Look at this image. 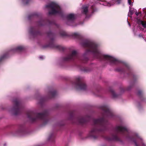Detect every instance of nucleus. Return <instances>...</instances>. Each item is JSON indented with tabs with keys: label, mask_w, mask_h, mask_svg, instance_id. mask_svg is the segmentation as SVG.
Returning a JSON list of instances; mask_svg holds the SVG:
<instances>
[{
	"label": "nucleus",
	"mask_w": 146,
	"mask_h": 146,
	"mask_svg": "<svg viewBox=\"0 0 146 146\" xmlns=\"http://www.w3.org/2000/svg\"><path fill=\"white\" fill-rule=\"evenodd\" d=\"M85 72H87L90 71V69L88 68H84L82 69Z\"/></svg>",
	"instance_id": "13"
},
{
	"label": "nucleus",
	"mask_w": 146,
	"mask_h": 146,
	"mask_svg": "<svg viewBox=\"0 0 146 146\" xmlns=\"http://www.w3.org/2000/svg\"><path fill=\"white\" fill-rule=\"evenodd\" d=\"M43 58V56H41L40 57V59H42Z\"/></svg>",
	"instance_id": "23"
},
{
	"label": "nucleus",
	"mask_w": 146,
	"mask_h": 146,
	"mask_svg": "<svg viewBox=\"0 0 146 146\" xmlns=\"http://www.w3.org/2000/svg\"><path fill=\"white\" fill-rule=\"evenodd\" d=\"M110 92L111 93L112 95V96L113 97L115 98L118 97V95L115 93V92L113 90L111 89L110 90Z\"/></svg>",
	"instance_id": "11"
},
{
	"label": "nucleus",
	"mask_w": 146,
	"mask_h": 146,
	"mask_svg": "<svg viewBox=\"0 0 146 146\" xmlns=\"http://www.w3.org/2000/svg\"><path fill=\"white\" fill-rule=\"evenodd\" d=\"M101 108L102 111L103 117L93 120L94 127L89 134V136L94 139H96L98 137L100 132L106 129L108 122L106 118L112 117L114 115L107 106H103Z\"/></svg>",
	"instance_id": "2"
},
{
	"label": "nucleus",
	"mask_w": 146,
	"mask_h": 146,
	"mask_svg": "<svg viewBox=\"0 0 146 146\" xmlns=\"http://www.w3.org/2000/svg\"><path fill=\"white\" fill-rule=\"evenodd\" d=\"M137 94L138 96L139 97L141 100L142 101H143L145 100V98L144 97L143 94V93L142 91L139 90L138 91Z\"/></svg>",
	"instance_id": "9"
},
{
	"label": "nucleus",
	"mask_w": 146,
	"mask_h": 146,
	"mask_svg": "<svg viewBox=\"0 0 146 146\" xmlns=\"http://www.w3.org/2000/svg\"><path fill=\"white\" fill-rule=\"evenodd\" d=\"M121 0H117V3L118 4H119L121 3Z\"/></svg>",
	"instance_id": "21"
},
{
	"label": "nucleus",
	"mask_w": 146,
	"mask_h": 146,
	"mask_svg": "<svg viewBox=\"0 0 146 146\" xmlns=\"http://www.w3.org/2000/svg\"><path fill=\"white\" fill-rule=\"evenodd\" d=\"M81 44L83 47L86 48V53L82 56L80 57L76 51L74 50L67 59L64 57V61L67 60H74L77 59L83 63H86L88 60L86 56V54L87 53L90 52L93 53L95 58L100 60H107L111 63H115L117 62L116 59L111 56L102 54L98 49V45L93 42L84 40L82 41Z\"/></svg>",
	"instance_id": "1"
},
{
	"label": "nucleus",
	"mask_w": 146,
	"mask_h": 146,
	"mask_svg": "<svg viewBox=\"0 0 146 146\" xmlns=\"http://www.w3.org/2000/svg\"><path fill=\"white\" fill-rule=\"evenodd\" d=\"M88 7L87 6H83L82 8V13L85 15H86L88 12Z\"/></svg>",
	"instance_id": "10"
},
{
	"label": "nucleus",
	"mask_w": 146,
	"mask_h": 146,
	"mask_svg": "<svg viewBox=\"0 0 146 146\" xmlns=\"http://www.w3.org/2000/svg\"><path fill=\"white\" fill-rule=\"evenodd\" d=\"M128 3H129V4L131 5V0H128Z\"/></svg>",
	"instance_id": "18"
},
{
	"label": "nucleus",
	"mask_w": 146,
	"mask_h": 146,
	"mask_svg": "<svg viewBox=\"0 0 146 146\" xmlns=\"http://www.w3.org/2000/svg\"><path fill=\"white\" fill-rule=\"evenodd\" d=\"M66 18L68 21L67 23L72 25L76 18V15L75 14L71 13L68 15Z\"/></svg>",
	"instance_id": "7"
},
{
	"label": "nucleus",
	"mask_w": 146,
	"mask_h": 146,
	"mask_svg": "<svg viewBox=\"0 0 146 146\" xmlns=\"http://www.w3.org/2000/svg\"><path fill=\"white\" fill-rule=\"evenodd\" d=\"M141 13H139V12L137 13V12L135 13V14L137 16H138L139 14H141Z\"/></svg>",
	"instance_id": "20"
},
{
	"label": "nucleus",
	"mask_w": 146,
	"mask_h": 146,
	"mask_svg": "<svg viewBox=\"0 0 146 146\" xmlns=\"http://www.w3.org/2000/svg\"><path fill=\"white\" fill-rule=\"evenodd\" d=\"M70 119L72 120L74 123H78L80 124L83 125L86 124L90 120V117L88 115L86 116H79L76 117L74 116V112L72 111L70 113Z\"/></svg>",
	"instance_id": "4"
},
{
	"label": "nucleus",
	"mask_w": 146,
	"mask_h": 146,
	"mask_svg": "<svg viewBox=\"0 0 146 146\" xmlns=\"http://www.w3.org/2000/svg\"><path fill=\"white\" fill-rule=\"evenodd\" d=\"M23 48L21 46H19L17 48V49L18 50H21Z\"/></svg>",
	"instance_id": "19"
},
{
	"label": "nucleus",
	"mask_w": 146,
	"mask_h": 146,
	"mask_svg": "<svg viewBox=\"0 0 146 146\" xmlns=\"http://www.w3.org/2000/svg\"><path fill=\"white\" fill-rule=\"evenodd\" d=\"M72 36L73 37L76 38H78L80 37L79 35L77 33H74L73 34Z\"/></svg>",
	"instance_id": "15"
},
{
	"label": "nucleus",
	"mask_w": 146,
	"mask_h": 146,
	"mask_svg": "<svg viewBox=\"0 0 146 146\" xmlns=\"http://www.w3.org/2000/svg\"><path fill=\"white\" fill-rule=\"evenodd\" d=\"M133 77H135V76L134 75H133Z\"/></svg>",
	"instance_id": "26"
},
{
	"label": "nucleus",
	"mask_w": 146,
	"mask_h": 146,
	"mask_svg": "<svg viewBox=\"0 0 146 146\" xmlns=\"http://www.w3.org/2000/svg\"><path fill=\"white\" fill-rule=\"evenodd\" d=\"M91 9L92 11V12L93 13L96 10V7L94 5H92L91 7Z\"/></svg>",
	"instance_id": "16"
},
{
	"label": "nucleus",
	"mask_w": 146,
	"mask_h": 146,
	"mask_svg": "<svg viewBox=\"0 0 146 146\" xmlns=\"http://www.w3.org/2000/svg\"><path fill=\"white\" fill-rule=\"evenodd\" d=\"M141 24L142 25L143 27L144 28L146 27V22L145 21H141Z\"/></svg>",
	"instance_id": "14"
},
{
	"label": "nucleus",
	"mask_w": 146,
	"mask_h": 146,
	"mask_svg": "<svg viewBox=\"0 0 146 146\" xmlns=\"http://www.w3.org/2000/svg\"><path fill=\"white\" fill-rule=\"evenodd\" d=\"M75 82L73 83L76 88L78 90H84L87 88V86L83 78L79 76L76 77Z\"/></svg>",
	"instance_id": "5"
},
{
	"label": "nucleus",
	"mask_w": 146,
	"mask_h": 146,
	"mask_svg": "<svg viewBox=\"0 0 146 146\" xmlns=\"http://www.w3.org/2000/svg\"><path fill=\"white\" fill-rule=\"evenodd\" d=\"M46 7H50L52 9V10L49 12V14L59 13L61 10L60 7L58 5L53 2L47 5Z\"/></svg>",
	"instance_id": "6"
},
{
	"label": "nucleus",
	"mask_w": 146,
	"mask_h": 146,
	"mask_svg": "<svg viewBox=\"0 0 146 146\" xmlns=\"http://www.w3.org/2000/svg\"><path fill=\"white\" fill-rule=\"evenodd\" d=\"M130 88H129V89H127V90H130Z\"/></svg>",
	"instance_id": "25"
},
{
	"label": "nucleus",
	"mask_w": 146,
	"mask_h": 146,
	"mask_svg": "<svg viewBox=\"0 0 146 146\" xmlns=\"http://www.w3.org/2000/svg\"><path fill=\"white\" fill-rule=\"evenodd\" d=\"M64 37L65 36H68V34H67V33L65 32V31H64Z\"/></svg>",
	"instance_id": "22"
},
{
	"label": "nucleus",
	"mask_w": 146,
	"mask_h": 146,
	"mask_svg": "<svg viewBox=\"0 0 146 146\" xmlns=\"http://www.w3.org/2000/svg\"><path fill=\"white\" fill-rule=\"evenodd\" d=\"M133 13V9L129 8V9L128 15V16L131 17Z\"/></svg>",
	"instance_id": "12"
},
{
	"label": "nucleus",
	"mask_w": 146,
	"mask_h": 146,
	"mask_svg": "<svg viewBox=\"0 0 146 146\" xmlns=\"http://www.w3.org/2000/svg\"><path fill=\"white\" fill-rule=\"evenodd\" d=\"M120 133L124 135L125 137L129 140L133 141L135 146H139L137 144V139H139L142 140V139L136 134L134 135L130 136L128 129L125 127L122 126H117L115 127L114 130V133L111 134V136H108L105 137V139L108 141H120V139L118 137V134Z\"/></svg>",
	"instance_id": "3"
},
{
	"label": "nucleus",
	"mask_w": 146,
	"mask_h": 146,
	"mask_svg": "<svg viewBox=\"0 0 146 146\" xmlns=\"http://www.w3.org/2000/svg\"><path fill=\"white\" fill-rule=\"evenodd\" d=\"M125 68L127 70L126 72L124 68H118L116 69V70L118 72H121L124 73L127 72L128 75H130L133 74L131 72V70L130 69L129 66L127 65H125Z\"/></svg>",
	"instance_id": "8"
},
{
	"label": "nucleus",
	"mask_w": 146,
	"mask_h": 146,
	"mask_svg": "<svg viewBox=\"0 0 146 146\" xmlns=\"http://www.w3.org/2000/svg\"><path fill=\"white\" fill-rule=\"evenodd\" d=\"M143 35L142 34L140 33L138 35V36L139 37H143Z\"/></svg>",
	"instance_id": "17"
},
{
	"label": "nucleus",
	"mask_w": 146,
	"mask_h": 146,
	"mask_svg": "<svg viewBox=\"0 0 146 146\" xmlns=\"http://www.w3.org/2000/svg\"><path fill=\"white\" fill-rule=\"evenodd\" d=\"M108 4H109V5H108V6H111V5H110V3H108Z\"/></svg>",
	"instance_id": "24"
}]
</instances>
